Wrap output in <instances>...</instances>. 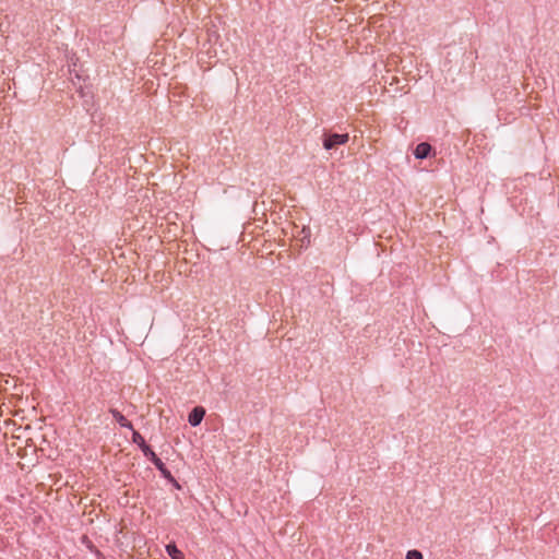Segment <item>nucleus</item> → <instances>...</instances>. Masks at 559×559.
<instances>
[{
  "mask_svg": "<svg viewBox=\"0 0 559 559\" xmlns=\"http://www.w3.org/2000/svg\"><path fill=\"white\" fill-rule=\"evenodd\" d=\"M348 141V134H325L323 140V146L325 150H332L336 145L345 144Z\"/></svg>",
  "mask_w": 559,
  "mask_h": 559,
  "instance_id": "1",
  "label": "nucleus"
},
{
  "mask_svg": "<svg viewBox=\"0 0 559 559\" xmlns=\"http://www.w3.org/2000/svg\"><path fill=\"white\" fill-rule=\"evenodd\" d=\"M205 416V409L202 406H194L188 414V423L192 427H198Z\"/></svg>",
  "mask_w": 559,
  "mask_h": 559,
  "instance_id": "2",
  "label": "nucleus"
},
{
  "mask_svg": "<svg viewBox=\"0 0 559 559\" xmlns=\"http://www.w3.org/2000/svg\"><path fill=\"white\" fill-rule=\"evenodd\" d=\"M110 414L112 415L114 419L120 425V427L133 430V424L128 420L118 409L110 408Z\"/></svg>",
  "mask_w": 559,
  "mask_h": 559,
  "instance_id": "3",
  "label": "nucleus"
},
{
  "mask_svg": "<svg viewBox=\"0 0 559 559\" xmlns=\"http://www.w3.org/2000/svg\"><path fill=\"white\" fill-rule=\"evenodd\" d=\"M430 152H431V145L429 143L423 142L416 146V148L414 151V155L418 159H424L429 156Z\"/></svg>",
  "mask_w": 559,
  "mask_h": 559,
  "instance_id": "4",
  "label": "nucleus"
},
{
  "mask_svg": "<svg viewBox=\"0 0 559 559\" xmlns=\"http://www.w3.org/2000/svg\"><path fill=\"white\" fill-rule=\"evenodd\" d=\"M166 552L171 559H185L183 552L177 547V545L171 542L168 543L166 546Z\"/></svg>",
  "mask_w": 559,
  "mask_h": 559,
  "instance_id": "5",
  "label": "nucleus"
},
{
  "mask_svg": "<svg viewBox=\"0 0 559 559\" xmlns=\"http://www.w3.org/2000/svg\"><path fill=\"white\" fill-rule=\"evenodd\" d=\"M153 465L158 469V472L160 473V476L163 478H165L166 480L173 479L171 472L167 468V466L160 459L157 460Z\"/></svg>",
  "mask_w": 559,
  "mask_h": 559,
  "instance_id": "6",
  "label": "nucleus"
},
{
  "mask_svg": "<svg viewBox=\"0 0 559 559\" xmlns=\"http://www.w3.org/2000/svg\"><path fill=\"white\" fill-rule=\"evenodd\" d=\"M143 455L152 463L154 464L157 460H159V457L157 456V454L153 451V449L146 444L144 447H142L141 449Z\"/></svg>",
  "mask_w": 559,
  "mask_h": 559,
  "instance_id": "7",
  "label": "nucleus"
},
{
  "mask_svg": "<svg viewBox=\"0 0 559 559\" xmlns=\"http://www.w3.org/2000/svg\"><path fill=\"white\" fill-rule=\"evenodd\" d=\"M131 431H132V442L135 443L139 447V449L141 450L142 447L147 444L144 437L134 428Z\"/></svg>",
  "mask_w": 559,
  "mask_h": 559,
  "instance_id": "8",
  "label": "nucleus"
},
{
  "mask_svg": "<svg viewBox=\"0 0 559 559\" xmlns=\"http://www.w3.org/2000/svg\"><path fill=\"white\" fill-rule=\"evenodd\" d=\"M406 559H424L421 551L412 549L406 552Z\"/></svg>",
  "mask_w": 559,
  "mask_h": 559,
  "instance_id": "9",
  "label": "nucleus"
},
{
  "mask_svg": "<svg viewBox=\"0 0 559 559\" xmlns=\"http://www.w3.org/2000/svg\"><path fill=\"white\" fill-rule=\"evenodd\" d=\"M167 481L170 483L176 489H181V485L177 481V479L174 476L173 479H167Z\"/></svg>",
  "mask_w": 559,
  "mask_h": 559,
  "instance_id": "10",
  "label": "nucleus"
},
{
  "mask_svg": "<svg viewBox=\"0 0 559 559\" xmlns=\"http://www.w3.org/2000/svg\"><path fill=\"white\" fill-rule=\"evenodd\" d=\"M170 214L174 215V218H178V216H179L178 212H168V214L165 216V219L170 221L171 219Z\"/></svg>",
  "mask_w": 559,
  "mask_h": 559,
  "instance_id": "11",
  "label": "nucleus"
}]
</instances>
